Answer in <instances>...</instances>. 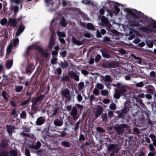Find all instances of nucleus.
Returning a JSON list of instances; mask_svg holds the SVG:
<instances>
[{"mask_svg": "<svg viewBox=\"0 0 156 156\" xmlns=\"http://www.w3.org/2000/svg\"><path fill=\"white\" fill-rule=\"evenodd\" d=\"M12 45L11 44H10L6 50V53L5 57L6 58L9 57V55L12 52Z\"/></svg>", "mask_w": 156, "mask_h": 156, "instance_id": "f8f14e48", "label": "nucleus"}, {"mask_svg": "<svg viewBox=\"0 0 156 156\" xmlns=\"http://www.w3.org/2000/svg\"><path fill=\"white\" fill-rule=\"evenodd\" d=\"M121 94L119 90L118 89H116L115 90V93L114 95V97L117 99L119 98Z\"/></svg>", "mask_w": 156, "mask_h": 156, "instance_id": "4468645a", "label": "nucleus"}, {"mask_svg": "<svg viewBox=\"0 0 156 156\" xmlns=\"http://www.w3.org/2000/svg\"><path fill=\"white\" fill-rule=\"evenodd\" d=\"M25 29V26L21 24L16 32L15 36L16 37L19 36L23 31Z\"/></svg>", "mask_w": 156, "mask_h": 156, "instance_id": "39448f33", "label": "nucleus"}, {"mask_svg": "<svg viewBox=\"0 0 156 156\" xmlns=\"http://www.w3.org/2000/svg\"><path fill=\"white\" fill-rule=\"evenodd\" d=\"M101 94L103 96H106L108 94V91L106 90H102L101 91Z\"/></svg>", "mask_w": 156, "mask_h": 156, "instance_id": "4c0bfd02", "label": "nucleus"}, {"mask_svg": "<svg viewBox=\"0 0 156 156\" xmlns=\"http://www.w3.org/2000/svg\"><path fill=\"white\" fill-rule=\"evenodd\" d=\"M2 95L3 98L6 100H7L9 97L8 94L5 91H3Z\"/></svg>", "mask_w": 156, "mask_h": 156, "instance_id": "5701e85b", "label": "nucleus"}, {"mask_svg": "<svg viewBox=\"0 0 156 156\" xmlns=\"http://www.w3.org/2000/svg\"><path fill=\"white\" fill-rule=\"evenodd\" d=\"M60 66L62 68H65L68 67L69 64L66 61H64L63 62H61Z\"/></svg>", "mask_w": 156, "mask_h": 156, "instance_id": "6ab92c4d", "label": "nucleus"}, {"mask_svg": "<svg viewBox=\"0 0 156 156\" xmlns=\"http://www.w3.org/2000/svg\"><path fill=\"white\" fill-rule=\"evenodd\" d=\"M149 137L153 141L156 140V137L153 134H150Z\"/></svg>", "mask_w": 156, "mask_h": 156, "instance_id": "13d9d810", "label": "nucleus"}, {"mask_svg": "<svg viewBox=\"0 0 156 156\" xmlns=\"http://www.w3.org/2000/svg\"><path fill=\"white\" fill-rule=\"evenodd\" d=\"M110 101L109 99H106L103 100V102L105 104H107L109 103L110 102Z\"/></svg>", "mask_w": 156, "mask_h": 156, "instance_id": "680f3d73", "label": "nucleus"}, {"mask_svg": "<svg viewBox=\"0 0 156 156\" xmlns=\"http://www.w3.org/2000/svg\"><path fill=\"white\" fill-rule=\"evenodd\" d=\"M61 95L67 98H70V93L69 90L66 89L64 90H62L61 92Z\"/></svg>", "mask_w": 156, "mask_h": 156, "instance_id": "0eeeda50", "label": "nucleus"}, {"mask_svg": "<svg viewBox=\"0 0 156 156\" xmlns=\"http://www.w3.org/2000/svg\"><path fill=\"white\" fill-rule=\"evenodd\" d=\"M108 116L109 117H112L114 116V112L113 111H110L108 112Z\"/></svg>", "mask_w": 156, "mask_h": 156, "instance_id": "49530a36", "label": "nucleus"}, {"mask_svg": "<svg viewBox=\"0 0 156 156\" xmlns=\"http://www.w3.org/2000/svg\"><path fill=\"white\" fill-rule=\"evenodd\" d=\"M80 140H84L85 138L83 134H81L80 136Z\"/></svg>", "mask_w": 156, "mask_h": 156, "instance_id": "69168bd1", "label": "nucleus"}, {"mask_svg": "<svg viewBox=\"0 0 156 156\" xmlns=\"http://www.w3.org/2000/svg\"><path fill=\"white\" fill-rule=\"evenodd\" d=\"M77 100H78V101L79 102L81 101L83 99L82 97L80 94H79L77 95Z\"/></svg>", "mask_w": 156, "mask_h": 156, "instance_id": "09e8293b", "label": "nucleus"}, {"mask_svg": "<svg viewBox=\"0 0 156 156\" xmlns=\"http://www.w3.org/2000/svg\"><path fill=\"white\" fill-rule=\"evenodd\" d=\"M14 46H16L19 43V40L18 38H16L13 40Z\"/></svg>", "mask_w": 156, "mask_h": 156, "instance_id": "79ce46f5", "label": "nucleus"}, {"mask_svg": "<svg viewBox=\"0 0 156 156\" xmlns=\"http://www.w3.org/2000/svg\"><path fill=\"white\" fill-rule=\"evenodd\" d=\"M11 156H16L17 155V152L16 151L13 150L10 151Z\"/></svg>", "mask_w": 156, "mask_h": 156, "instance_id": "ea45409f", "label": "nucleus"}, {"mask_svg": "<svg viewBox=\"0 0 156 156\" xmlns=\"http://www.w3.org/2000/svg\"><path fill=\"white\" fill-rule=\"evenodd\" d=\"M144 84L142 82H140L136 84V86L138 87H141L143 86Z\"/></svg>", "mask_w": 156, "mask_h": 156, "instance_id": "6e6d98bb", "label": "nucleus"}, {"mask_svg": "<svg viewBox=\"0 0 156 156\" xmlns=\"http://www.w3.org/2000/svg\"><path fill=\"white\" fill-rule=\"evenodd\" d=\"M91 0H83L82 1V2L86 4H88L90 3Z\"/></svg>", "mask_w": 156, "mask_h": 156, "instance_id": "de8ad7c7", "label": "nucleus"}, {"mask_svg": "<svg viewBox=\"0 0 156 156\" xmlns=\"http://www.w3.org/2000/svg\"><path fill=\"white\" fill-rule=\"evenodd\" d=\"M146 43L148 47L150 48H152L153 46V43L151 41L147 40L146 41Z\"/></svg>", "mask_w": 156, "mask_h": 156, "instance_id": "bb28decb", "label": "nucleus"}, {"mask_svg": "<svg viewBox=\"0 0 156 156\" xmlns=\"http://www.w3.org/2000/svg\"><path fill=\"white\" fill-rule=\"evenodd\" d=\"M72 41L73 43L78 45H80L83 44V41H80L76 39L73 37L72 39Z\"/></svg>", "mask_w": 156, "mask_h": 156, "instance_id": "2eb2a0df", "label": "nucleus"}, {"mask_svg": "<svg viewBox=\"0 0 156 156\" xmlns=\"http://www.w3.org/2000/svg\"><path fill=\"white\" fill-rule=\"evenodd\" d=\"M44 97L43 95H41L39 97H37L33 98L32 100L33 104L32 105V108L33 109L35 110L36 108L34 106L37 104V103L39 101L42 100Z\"/></svg>", "mask_w": 156, "mask_h": 156, "instance_id": "f257e3e1", "label": "nucleus"}, {"mask_svg": "<svg viewBox=\"0 0 156 156\" xmlns=\"http://www.w3.org/2000/svg\"><path fill=\"white\" fill-rule=\"evenodd\" d=\"M72 109V105H69L67 106L66 107V110L68 111L69 112L71 111Z\"/></svg>", "mask_w": 156, "mask_h": 156, "instance_id": "052dcab7", "label": "nucleus"}, {"mask_svg": "<svg viewBox=\"0 0 156 156\" xmlns=\"http://www.w3.org/2000/svg\"><path fill=\"white\" fill-rule=\"evenodd\" d=\"M140 41V40L139 38H137L134 40L133 42L135 44H137Z\"/></svg>", "mask_w": 156, "mask_h": 156, "instance_id": "0e129e2a", "label": "nucleus"}, {"mask_svg": "<svg viewBox=\"0 0 156 156\" xmlns=\"http://www.w3.org/2000/svg\"><path fill=\"white\" fill-rule=\"evenodd\" d=\"M58 36L60 37H65V34L64 32H61L59 31H57Z\"/></svg>", "mask_w": 156, "mask_h": 156, "instance_id": "2f4dec72", "label": "nucleus"}, {"mask_svg": "<svg viewBox=\"0 0 156 156\" xmlns=\"http://www.w3.org/2000/svg\"><path fill=\"white\" fill-rule=\"evenodd\" d=\"M0 23L2 26H5L6 24H8L7 20L5 18L2 19L0 21Z\"/></svg>", "mask_w": 156, "mask_h": 156, "instance_id": "b1692460", "label": "nucleus"}, {"mask_svg": "<svg viewBox=\"0 0 156 156\" xmlns=\"http://www.w3.org/2000/svg\"><path fill=\"white\" fill-rule=\"evenodd\" d=\"M57 59L56 58H54L51 60V62L52 64H55L56 63Z\"/></svg>", "mask_w": 156, "mask_h": 156, "instance_id": "603ef678", "label": "nucleus"}, {"mask_svg": "<svg viewBox=\"0 0 156 156\" xmlns=\"http://www.w3.org/2000/svg\"><path fill=\"white\" fill-rule=\"evenodd\" d=\"M70 115L72 116L73 119L75 120H77L79 116L77 115V111L76 108L74 107L73 108L70 112Z\"/></svg>", "mask_w": 156, "mask_h": 156, "instance_id": "f03ea898", "label": "nucleus"}, {"mask_svg": "<svg viewBox=\"0 0 156 156\" xmlns=\"http://www.w3.org/2000/svg\"><path fill=\"white\" fill-rule=\"evenodd\" d=\"M124 124L121 125L119 126H115V129L118 134L120 135L123 133L124 128L126 127Z\"/></svg>", "mask_w": 156, "mask_h": 156, "instance_id": "7ed1b4c3", "label": "nucleus"}, {"mask_svg": "<svg viewBox=\"0 0 156 156\" xmlns=\"http://www.w3.org/2000/svg\"><path fill=\"white\" fill-rule=\"evenodd\" d=\"M139 29L142 32H144L145 33H150L154 30L152 29L147 27H142L139 28Z\"/></svg>", "mask_w": 156, "mask_h": 156, "instance_id": "423d86ee", "label": "nucleus"}, {"mask_svg": "<svg viewBox=\"0 0 156 156\" xmlns=\"http://www.w3.org/2000/svg\"><path fill=\"white\" fill-rule=\"evenodd\" d=\"M54 124L56 126H61L63 124V122L61 121L56 119L54 121Z\"/></svg>", "mask_w": 156, "mask_h": 156, "instance_id": "4be33fe9", "label": "nucleus"}, {"mask_svg": "<svg viewBox=\"0 0 156 156\" xmlns=\"http://www.w3.org/2000/svg\"><path fill=\"white\" fill-rule=\"evenodd\" d=\"M45 121V119L44 118L40 117L37 119L36 122V123L38 125H41Z\"/></svg>", "mask_w": 156, "mask_h": 156, "instance_id": "1a4fd4ad", "label": "nucleus"}, {"mask_svg": "<svg viewBox=\"0 0 156 156\" xmlns=\"http://www.w3.org/2000/svg\"><path fill=\"white\" fill-rule=\"evenodd\" d=\"M82 73L84 75H87L88 73V72L86 70H83L81 71Z\"/></svg>", "mask_w": 156, "mask_h": 156, "instance_id": "774afa93", "label": "nucleus"}, {"mask_svg": "<svg viewBox=\"0 0 156 156\" xmlns=\"http://www.w3.org/2000/svg\"><path fill=\"white\" fill-rule=\"evenodd\" d=\"M109 108L112 110H115L116 109V105L114 103L110 104L109 106Z\"/></svg>", "mask_w": 156, "mask_h": 156, "instance_id": "f704fd0d", "label": "nucleus"}, {"mask_svg": "<svg viewBox=\"0 0 156 156\" xmlns=\"http://www.w3.org/2000/svg\"><path fill=\"white\" fill-rule=\"evenodd\" d=\"M20 134L22 135L24 137H30V135L26 133H22Z\"/></svg>", "mask_w": 156, "mask_h": 156, "instance_id": "bf43d9fd", "label": "nucleus"}, {"mask_svg": "<svg viewBox=\"0 0 156 156\" xmlns=\"http://www.w3.org/2000/svg\"><path fill=\"white\" fill-rule=\"evenodd\" d=\"M102 80L106 83H107L108 82H111L112 80V79L109 75H106L105 77H103Z\"/></svg>", "mask_w": 156, "mask_h": 156, "instance_id": "ddd939ff", "label": "nucleus"}, {"mask_svg": "<svg viewBox=\"0 0 156 156\" xmlns=\"http://www.w3.org/2000/svg\"><path fill=\"white\" fill-rule=\"evenodd\" d=\"M87 28L89 30H95V28L92 24L88 23L87 25Z\"/></svg>", "mask_w": 156, "mask_h": 156, "instance_id": "c85d7f7f", "label": "nucleus"}, {"mask_svg": "<svg viewBox=\"0 0 156 156\" xmlns=\"http://www.w3.org/2000/svg\"><path fill=\"white\" fill-rule=\"evenodd\" d=\"M60 54L62 57L63 58L65 57L66 54V51H64L60 53Z\"/></svg>", "mask_w": 156, "mask_h": 156, "instance_id": "37998d69", "label": "nucleus"}, {"mask_svg": "<svg viewBox=\"0 0 156 156\" xmlns=\"http://www.w3.org/2000/svg\"><path fill=\"white\" fill-rule=\"evenodd\" d=\"M78 87L80 89H82L84 87V83H80L79 84Z\"/></svg>", "mask_w": 156, "mask_h": 156, "instance_id": "4d7b16f0", "label": "nucleus"}, {"mask_svg": "<svg viewBox=\"0 0 156 156\" xmlns=\"http://www.w3.org/2000/svg\"><path fill=\"white\" fill-rule=\"evenodd\" d=\"M101 58V56L99 55H98L95 58V60L96 62H98Z\"/></svg>", "mask_w": 156, "mask_h": 156, "instance_id": "a18cd8bd", "label": "nucleus"}, {"mask_svg": "<svg viewBox=\"0 0 156 156\" xmlns=\"http://www.w3.org/2000/svg\"><path fill=\"white\" fill-rule=\"evenodd\" d=\"M97 131L103 132H104V129L101 127H98L96 128Z\"/></svg>", "mask_w": 156, "mask_h": 156, "instance_id": "864d4df0", "label": "nucleus"}, {"mask_svg": "<svg viewBox=\"0 0 156 156\" xmlns=\"http://www.w3.org/2000/svg\"><path fill=\"white\" fill-rule=\"evenodd\" d=\"M13 60H6L5 65L6 68L8 69H9L11 68L13 65Z\"/></svg>", "mask_w": 156, "mask_h": 156, "instance_id": "9d476101", "label": "nucleus"}, {"mask_svg": "<svg viewBox=\"0 0 156 156\" xmlns=\"http://www.w3.org/2000/svg\"><path fill=\"white\" fill-rule=\"evenodd\" d=\"M25 154L26 156H30L29 150L27 149L25 150Z\"/></svg>", "mask_w": 156, "mask_h": 156, "instance_id": "5fc2aeb1", "label": "nucleus"}, {"mask_svg": "<svg viewBox=\"0 0 156 156\" xmlns=\"http://www.w3.org/2000/svg\"><path fill=\"white\" fill-rule=\"evenodd\" d=\"M57 73L59 74H60L62 73V69L60 67L58 68L57 69Z\"/></svg>", "mask_w": 156, "mask_h": 156, "instance_id": "338daca9", "label": "nucleus"}, {"mask_svg": "<svg viewBox=\"0 0 156 156\" xmlns=\"http://www.w3.org/2000/svg\"><path fill=\"white\" fill-rule=\"evenodd\" d=\"M32 69L30 66L28 65L26 69V72L27 74H28L30 72H32Z\"/></svg>", "mask_w": 156, "mask_h": 156, "instance_id": "473e14b6", "label": "nucleus"}, {"mask_svg": "<svg viewBox=\"0 0 156 156\" xmlns=\"http://www.w3.org/2000/svg\"><path fill=\"white\" fill-rule=\"evenodd\" d=\"M101 21L105 24H106L108 23V20L105 16H102L101 19Z\"/></svg>", "mask_w": 156, "mask_h": 156, "instance_id": "7c9ffc66", "label": "nucleus"}, {"mask_svg": "<svg viewBox=\"0 0 156 156\" xmlns=\"http://www.w3.org/2000/svg\"><path fill=\"white\" fill-rule=\"evenodd\" d=\"M61 145L66 147H69L70 146V143L66 141L62 142L61 144Z\"/></svg>", "mask_w": 156, "mask_h": 156, "instance_id": "412c9836", "label": "nucleus"}, {"mask_svg": "<svg viewBox=\"0 0 156 156\" xmlns=\"http://www.w3.org/2000/svg\"><path fill=\"white\" fill-rule=\"evenodd\" d=\"M132 57H133L135 59L137 60V63L139 64H142V59L141 58L139 57H137L135 56L134 55L131 54V55Z\"/></svg>", "mask_w": 156, "mask_h": 156, "instance_id": "aec40b11", "label": "nucleus"}, {"mask_svg": "<svg viewBox=\"0 0 156 156\" xmlns=\"http://www.w3.org/2000/svg\"><path fill=\"white\" fill-rule=\"evenodd\" d=\"M69 79V76H65L61 79V81L62 82H66Z\"/></svg>", "mask_w": 156, "mask_h": 156, "instance_id": "58836bf2", "label": "nucleus"}, {"mask_svg": "<svg viewBox=\"0 0 156 156\" xmlns=\"http://www.w3.org/2000/svg\"><path fill=\"white\" fill-rule=\"evenodd\" d=\"M54 40L53 35H52L51 37L50 42H49V48H52L53 47V45L54 44Z\"/></svg>", "mask_w": 156, "mask_h": 156, "instance_id": "f3484780", "label": "nucleus"}, {"mask_svg": "<svg viewBox=\"0 0 156 156\" xmlns=\"http://www.w3.org/2000/svg\"><path fill=\"white\" fill-rule=\"evenodd\" d=\"M46 2L49 3L53 5H55L56 6H58L60 3L59 0H45Z\"/></svg>", "mask_w": 156, "mask_h": 156, "instance_id": "6e6552de", "label": "nucleus"}, {"mask_svg": "<svg viewBox=\"0 0 156 156\" xmlns=\"http://www.w3.org/2000/svg\"><path fill=\"white\" fill-rule=\"evenodd\" d=\"M102 118L104 120L106 121L107 120V116L106 114H103L102 116Z\"/></svg>", "mask_w": 156, "mask_h": 156, "instance_id": "8fccbe9b", "label": "nucleus"}, {"mask_svg": "<svg viewBox=\"0 0 156 156\" xmlns=\"http://www.w3.org/2000/svg\"><path fill=\"white\" fill-rule=\"evenodd\" d=\"M69 74L72 78H73L75 80L79 81V76L73 71H70L69 72Z\"/></svg>", "mask_w": 156, "mask_h": 156, "instance_id": "9b49d317", "label": "nucleus"}, {"mask_svg": "<svg viewBox=\"0 0 156 156\" xmlns=\"http://www.w3.org/2000/svg\"><path fill=\"white\" fill-rule=\"evenodd\" d=\"M122 95H123L126 90V88L124 86H122L119 87L118 89Z\"/></svg>", "mask_w": 156, "mask_h": 156, "instance_id": "dca6fc26", "label": "nucleus"}, {"mask_svg": "<svg viewBox=\"0 0 156 156\" xmlns=\"http://www.w3.org/2000/svg\"><path fill=\"white\" fill-rule=\"evenodd\" d=\"M26 116V113L25 112L23 111L20 114V117L21 118H25Z\"/></svg>", "mask_w": 156, "mask_h": 156, "instance_id": "a19ab883", "label": "nucleus"}, {"mask_svg": "<svg viewBox=\"0 0 156 156\" xmlns=\"http://www.w3.org/2000/svg\"><path fill=\"white\" fill-rule=\"evenodd\" d=\"M23 89V87L22 86H17L16 88V92H20L22 91Z\"/></svg>", "mask_w": 156, "mask_h": 156, "instance_id": "c9c22d12", "label": "nucleus"}, {"mask_svg": "<svg viewBox=\"0 0 156 156\" xmlns=\"http://www.w3.org/2000/svg\"><path fill=\"white\" fill-rule=\"evenodd\" d=\"M14 127L12 126H7V131L9 133L10 136L12 135V131L14 129Z\"/></svg>", "mask_w": 156, "mask_h": 156, "instance_id": "a211bd4d", "label": "nucleus"}, {"mask_svg": "<svg viewBox=\"0 0 156 156\" xmlns=\"http://www.w3.org/2000/svg\"><path fill=\"white\" fill-rule=\"evenodd\" d=\"M60 23L62 24V26L63 27L66 26L67 25V23L66 22L65 19L63 17L60 20Z\"/></svg>", "mask_w": 156, "mask_h": 156, "instance_id": "a878e982", "label": "nucleus"}, {"mask_svg": "<svg viewBox=\"0 0 156 156\" xmlns=\"http://www.w3.org/2000/svg\"><path fill=\"white\" fill-rule=\"evenodd\" d=\"M90 101L91 103L95 99V97L93 95H91L89 98Z\"/></svg>", "mask_w": 156, "mask_h": 156, "instance_id": "3c124183", "label": "nucleus"}, {"mask_svg": "<svg viewBox=\"0 0 156 156\" xmlns=\"http://www.w3.org/2000/svg\"><path fill=\"white\" fill-rule=\"evenodd\" d=\"M116 145L114 144L111 145L108 147V149L109 151H111L115 147Z\"/></svg>", "mask_w": 156, "mask_h": 156, "instance_id": "c03bdc74", "label": "nucleus"}, {"mask_svg": "<svg viewBox=\"0 0 156 156\" xmlns=\"http://www.w3.org/2000/svg\"><path fill=\"white\" fill-rule=\"evenodd\" d=\"M102 55L104 57L107 58H109L110 57L109 55L105 53H102Z\"/></svg>", "mask_w": 156, "mask_h": 156, "instance_id": "e2e57ef3", "label": "nucleus"}, {"mask_svg": "<svg viewBox=\"0 0 156 156\" xmlns=\"http://www.w3.org/2000/svg\"><path fill=\"white\" fill-rule=\"evenodd\" d=\"M96 88L99 90H102L104 88V87L103 85L100 83H98L95 86Z\"/></svg>", "mask_w": 156, "mask_h": 156, "instance_id": "cd10ccee", "label": "nucleus"}, {"mask_svg": "<svg viewBox=\"0 0 156 156\" xmlns=\"http://www.w3.org/2000/svg\"><path fill=\"white\" fill-rule=\"evenodd\" d=\"M99 90L97 88H95L93 91V93L96 96H98L99 94Z\"/></svg>", "mask_w": 156, "mask_h": 156, "instance_id": "e433bc0d", "label": "nucleus"}, {"mask_svg": "<svg viewBox=\"0 0 156 156\" xmlns=\"http://www.w3.org/2000/svg\"><path fill=\"white\" fill-rule=\"evenodd\" d=\"M102 112V110L101 108H99L98 110L96 111L95 113L96 118H97L101 114Z\"/></svg>", "mask_w": 156, "mask_h": 156, "instance_id": "c756f323", "label": "nucleus"}, {"mask_svg": "<svg viewBox=\"0 0 156 156\" xmlns=\"http://www.w3.org/2000/svg\"><path fill=\"white\" fill-rule=\"evenodd\" d=\"M17 24V20L15 18H9L8 23V25L12 27H15Z\"/></svg>", "mask_w": 156, "mask_h": 156, "instance_id": "20e7f679", "label": "nucleus"}, {"mask_svg": "<svg viewBox=\"0 0 156 156\" xmlns=\"http://www.w3.org/2000/svg\"><path fill=\"white\" fill-rule=\"evenodd\" d=\"M11 114L12 115L14 116L15 117H17L18 115L16 112V109L15 108L12 109Z\"/></svg>", "mask_w": 156, "mask_h": 156, "instance_id": "72a5a7b5", "label": "nucleus"}, {"mask_svg": "<svg viewBox=\"0 0 156 156\" xmlns=\"http://www.w3.org/2000/svg\"><path fill=\"white\" fill-rule=\"evenodd\" d=\"M0 156H9L8 152L4 151H0Z\"/></svg>", "mask_w": 156, "mask_h": 156, "instance_id": "393cba45", "label": "nucleus"}]
</instances>
